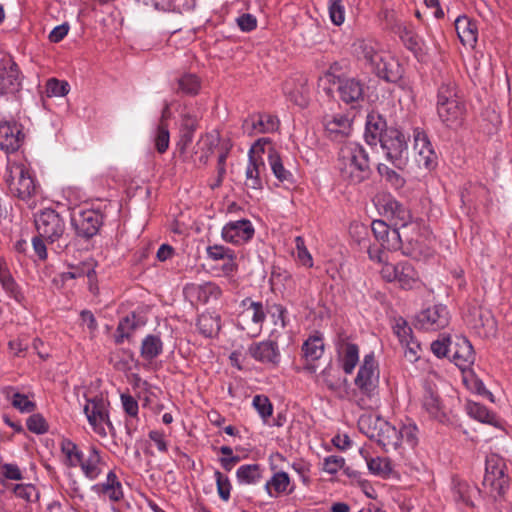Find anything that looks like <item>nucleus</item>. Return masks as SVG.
Returning <instances> with one entry per match:
<instances>
[{"label":"nucleus","mask_w":512,"mask_h":512,"mask_svg":"<svg viewBox=\"0 0 512 512\" xmlns=\"http://www.w3.org/2000/svg\"><path fill=\"white\" fill-rule=\"evenodd\" d=\"M354 56L378 77L394 82L398 79V64L380 44L372 39H357L352 44Z\"/></svg>","instance_id":"obj_1"},{"label":"nucleus","mask_w":512,"mask_h":512,"mask_svg":"<svg viewBox=\"0 0 512 512\" xmlns=\"http://www.w3.org/2000/svg\"><path fill=\"white\" fill-rule=\"evenodd\" d=\"M3 179L9 193L22 201L30 203L38 194L39 185L24 160L12 159L8 156Z\"/></svg>","instance_id":"obj_2"},{"label":"nucleus","mask_w":512,"mask_h":512,"mask_svg":"<svg viewBox=\"0 0 512 512\" xmlns=\"http://www.w3.org/2000/svg\"><path fill=\"white\" fill-rule=\"evenodd\" d=\"M338 169L343 180L359 184L371 173L369 156L364 147L356 142L344 144L338 155Z\"/></svg>","instance_id":"obj_3"},{"label":"nucleus","mask_w":512,"mask_h":512,"mask_svg":"<svg viewBox=\"0 0 512 512\" xmlns=\"http://www.w3.org/2000/svg\"><path fill=\"white\" fill-rule=\"evenodd\" d=\"M371 229L375 238L384 249L396 250L404 237L408 244L404 252L405 254L414 258L429 255V251L424 249L422 242L418 238L410 236L406 231L400 232L398 228L390 229L382 220H374L371 224Z\"/></svg>","instance_id":"obj_4"},{"label":"nucleus","mask_w":512,"mask_h":512,"mask_svg":"<svg viewBox=\"0 0 512 512\" xmlns=\"http://www.w3.org/2000/svg\"><path fill=\"white\" fill-rule=\"evenodd\" d=\"M358 427L363 434L385 451L395 450L399 446L398 429L380 416L362 415L358 420Z\"/></svg>","instance_id":"obj_5"},{"label":"nucleus","mask_w":512,"mask_h":512,"mask_svg":"<svg viewBox=\"0 0 512 512\" xmlns=\"http://www.w3.org/2000/svg\"><path fill=\"white\" fill-rule=\"evenodd\" d=\"M437 113L447 127H457L461 124L464 114V104L458 97L453 83L440 86L437 95Z\"/></svg>","instance_id":"obj_6"},{"label":"nucleus","mask_w":512,"mask_h":512,"mask_svg":"<svg viewBox=\"0 0 512 512\" xmlns=\"http://www.w3.org/2000/svg\"><path fill=\"white\" fill-rule=\"evenodd\" d=\"M381 149L387 161L398 169L408 163V136L397 127H387L380 137Z\"/></svg>","instance_id":"obj_7"},{"label":"nucleus","mask_w":512,"mask_h":512,"mask_svg":"<svg viewBox=\"0 0 512 512\" xmlns=\"http://www.w3.org/2000/svg\"><path fill=\"white\" fill-rule=\"evenodd\" d=\"M378 207L383 211L385 216L394 221L395 228H398L399 231L402 229L407 233L408 229H410L411 232L415 234L413 235L414 238H418L422 242L424 249L427 250L424 239L419 233L420 225L418 223L412 222L410 211L406 207H404L390 195L379 199Z\"/></svg>","instance_id":"obj_8"},{"label":"nucleus","mask_w":512,"mask_h":512,"mask_svg":"<svg viewBox=\"0 0 512 512\" xmlns=\"http://www.w3.org/2000/svg\"><path fill=\"white\" fill-rule=\"evenodd\" d=\"M508 482L503 461L494 455L487 458L482 483L484 492L494 499L501 498L508 488Z\"/></svg>","instance_id":"obj_9"},{"label":"nucleus","mask_w":512,"mask_h":512,"mask_svg":"<svg viewBox=\"0 0 512 512\" xmlns=\"http://www.w3.org/2000/svg\"><path fill=\"white\" fill-rule=\"evenodd\" d=\"M37 233L49 243L58 241L65 232L63 218L53 209H45L35 216Z\"/></svg>","instance_id":"obj_10"},{"label":"nucleus","mask_w":512,"mask_h":512,"mask_svg":"<svg viewBox=\"0 0 512 512\" xmlns=\"http://www.w3.org/2000/svg\"><path fill=\"white\" fill-rule=\"evenodd\" d=\"M321 123L326 137L333 141H342L352 131V120L341 111H325L321 117Z\"/></svg>","instance_id":"obj_11"},{"label":"nucleus","mask_w":512,"mask_h":512,"mask_svg":"<svg viewBox=\"0 0 512 512\" xmlns=\"http://www.w3.org/2000/svg\"><path fill=\"white\" fill-rule=\"evenodd\" d=\"M84 413L93 427L94 431L105 437L107 435L106 427L112 433L114 427L109 420L108 411L102 398H93L87 401L84 406Z\"/></svg>","instance_id":"obj_12"},{"label":"nucleus","mask_w":512,"mask_h":512,"mask_svg":"<svg viewBox=\"0 0 512 512\" xmlns=\"http://www.w3.org/2000/svg\"><path fill=\"white\" fill-rule=\"evenodd\" d=\"M268 143V139L262 138L257 140L248 152V163L245 170V185L254 190H260L263 187V182L260 177L261 170L264 169V162L261 157H256L255 154L259 151H264V145Z\"/></svg>","instance_id":"obj_13"},{"label":"nucleus","mask_w":512,"mask_h":512,"mask_svg":"<svg viewBox=\"0 0 512 512\" xmlns=\"http://www.w3.org/2000/svg\"><path fill=\"white\" fill-rule=\"evenodd\" d=\"M22 75L10 58L0 60V95H15L21 90Z\"/></svg>","instance_id":"obj_14"},{"label":"nucleus","mask_w":512,"mask_h":512,"mask_svg":"<svg viewBox=\"0 0 512 512\" xmlns=\"http://www.w3.org/2000/svg\"><path fill=\"white\" fill-rule=\"evenodd\" d=\"M255 233L253 224L248 219H239L226 223L221 231L222 239L234 245H242L250 241Z\"/></svg>","instance_id":"obj_15"},{"label":"nucleus","mask_w":512,"mask_h":512,"mask_svg":"<svg viewBox=\"0 0 512 512\" xmlns=\"http://www.w3.org/2000/svg\"><path fill=\"white\" fill-rule=\"evenodd\" d=\"M413 138L415 160L418 165L428 170L434 168L437 163V155L426 133L420 128H416L413 132Z\"/></svg>","instance_id":"obj_16"},{"label":"nucleus","mask_w":512,"mask_h":512,"mask_svg":"<svg viewBox=\"0 0 512 512\" xmlns=\"http://www.w3.org/2000/svg\"><path fill=\"white\" fill-rule=\"evenodd\" d=\"M25 140L23 127L17 122H0V149L7 155L19 150Z\"/></svg>","instance_id":"obj_17"},{"label":"nucleus","mask_w":512,"mask_h":512,"mask_svg":"<svg viewBox=\"0 0 512 512\" xmlns=\"http://www.w3.org/2000/svg\"><path fill=\"white\" fill-rule=\"evenodd\" d=\"M243 308V315L252 320H264L266 317L272 320H284L286 310L282 305L272 303L268 304L264 310L262 303L254 302L250 298H246L241 302Z\"/></svg>","instance_id":"obj_18"},{"label":"nucleus","mask_w":512,"mask_h":512,"mask_svg":"<svg viewBox=\"0 0 512 512\" xmlns=\"http://www.w3.org/2000/svg\"><path fill=\"white\" fill-rule=\"evenodd\" d=\"M355 385L366 395H371L376 390L378 385V372L372 354H368L364 357L363 363L355 378Z\"/></svg>","instance_id":"obj_19"},{"label":"nucleus","mask_w":512,"mask_h":512,"mask_svg":"<svg viewBox=\"0 0 512 512\" xmlns=\"http://www.w3.org/2000/svg\"><path fill=\"white\" fill-rule=\"evenodd\" d=\"M72 224L78 236L89 239L98 233L102 216L94 210H84L72 217Z\"/></svg>","instance_id":"obj_20"},{"label":"nucleus","mask_w":512,"mask_h":512,"mask_svg":"<svg viewBox=\"0 0 512 512\" xmlns=\"http://www.w3.org/2000/svg\"><path fill=\"white\" fill-rule=\"evenodd\" d=\"M279 120L277 117L267 113H257L247 117L242 125L245 133L256 135L261 133H271L278 129Z\"/></svg>","instance_id":"obj_21"},{"label":"nucleus","mask_w":512,"mask_h":512,"mask_svg":"<svg viewBox=\"0 0 512 512\" xmlns=\"http://www.w3.org/2000/svg\"><path fill=\"white\" fill-rule=\"evenodd\" d=\"M337 90L346 104H358L364 97V85L355 78L340 79Z\"/></svg>","instance_id":"obj_22"},{"label":"nucleus","mask_w":512,"mask_h":512,"mask_svg":"<svg viewBox=\"0 0 512 512\" xmlns=\"http://www.w3.org/2000/svg\"><path fill=\"white\" fill-rule=\"evenodd\" d=\"M450 358L456 366L464 371L475 359L471 343L465 338L458 339L455 345H452Z\"/></svg>","instance_id":"obj_23"},{"label":"nucleus","mask_w":512,"mask_h":512,"mask_svg":"<svg viewBox=\"0 0 512 512\" xmlns=\"http://www.w3.org/2000/svg\"><path fill=\"white\" fill-rule=\"evenodd\" d=\"M455 29L464 46L471 48L475 46L478 38V29L475 22L467 16H458L455 20Z\"/></svg>","instance_id":"obj_24"},{"label":"nucleus","mask_w":512,"mask_h":512,"mask_svg":"<svg viewBox=\"0 0 512 512\" xmlns=\"http://www.w3.org/2000/svg\"><path fill=\"white\" fill-rule=\"evenodd\" d=\"M395 33L398 34L402 43L407 49L417 54L422 51L423 41L421 37L415 32L412 25L400 23L396 26Z\"/></svg>","instance_id":"obj_25"},{"label":"nucleus","mask_w":512,"mask_h":512,"mask_svg":"<svg viewBox=\"0 0 512 512\" xmlns=\"http://www.w3.org/2000/svg\"><path fill=\"white\" fill-rule=\"evenodd\" d=\"M399 285L404 289H412L420 283L418 272L409 262L398 263L397 278Z\"/></svg>","instance_id":"obj_26"},{"label":"nucleus","mask_w":512,"mask_h":512,"mask_svg":"<svg viewBox=\"0 0 512 512\" xmlns=\"http://www.w3.org/2000/svg\"><path fill=\"white\" fill-rule=\"evenodd\" d=\"M250 354L259 361L277 363L278 362V350L277 345L274 342H262L258 345L251 346Z\"/></svg>","instance_id":"obj_27"},{"label":"nucleus","mask_w":512,"mask_h":512,"mask_svg":"<svg viewBox=\"0 0 512 512\" xmlns=\"http://www.w3.org/2000/svg\"><path fill=\"white\" fill-rule=\"evenodd\" d=\"M384 122L380 116L370 114L367 117L365 128V140L369 145H375L377 141L380 142V137L383 135Z\"/></svg>","instance_id":"obj_28"},{"label":"nucleus","mask_w":512,"mask_h":512,"mask_svg":"<svg viewBox=\"0 0 512 512\" xmlns=\"http://www.w3.org/2000/svg\"><path fill=\"white\" fill-rule=\"evenodd\" d=\"M164 118L165 115L163 114L162 119L151 133V139L159 153L166 152L170 142V134Z\"/></svg>","instance_id":"obj_29"},{"label":"nucleus","mask_w":512,"mask_h":512,"mask_svg":"<svg viewBox=\"0 0 512 512\" xmlns=\"http://www.w3.org/2000/svg\"><path fill=\"white\" fill-rule=\"evenodd\" d=\"M99 464L100 456L95 447H91L88 456L84 459L82 455L81 462H78L84 474L90 479H95L100 474Z\"/></svg>","instance_id":"obj_30"},{"label":"nucleus","mask_w":512,"mask_h":512,"mask_svg":"<svg viewBox=\"0 0 512 512\" xmlns=\"http://www.w3.org/2000/svg\"><path fill=\"white\" fill-rule=\"evenodd\" d=\"M162 352V341L159 336L148 335L141 345V356L145 360H152Z\"/></svg>","instance_id":"obj_31"},{"label":"nucleus","mask_w":512,"mask_h":512,"mask_svg":"<svg viewBox=\"0 0 512 512\" xmlns=\"http://www.w3.org/2000/svg\"><path fill=\"white\" fill-rule=\"evenodd\" d=\"M359 350L357 345L352 343H346L342 347V367L345 373H352L359 360Z\"/></svg>","instance_id":"obj_32"},{"label":"nucleus","mask_w":512,"mask_h":512,"mask_svg":"<svg viewBox=\"0 0 512 512\" xmlns=\"http://www.w3.org/2000/svg\"><path fill=\"white\" fill-rule=\"evenodd\" d=\"M0 283L10 297L16 301H21L23 299V294L19 285L8 271L0 269Z\"/></svg>","instance_id":"obj_33"},{"label":"nucleus","mask_w":512,"mask_h":512,"mask_svg":"<svg viewBox=\"0 0 512 512\" xmlns=\"http://www.w3.org/2000/svg\"><path fill=\"white\" fill-rule=\"evenodd\" d=\"M268 161L275 177L280 181H291L292 174L283 166L280 156L271 149L268 154Z\"/></svg>","instance_id":"obj_34"},{"label":"nucleus","mask_w":512,"mask_h":512,"mask_svg":"<svg viewBox=\"0 0 512 512\" xmlns=\"http://www.w3.org/2000/svg\"><path fill=\"white\" fill-rule=\"evenodd\" d=\"M466 410L472 418L482 423L494 424L495 417L485 406L469 401L466 405Z\"/></svg>","instance_id":"obj_35"},{"label":"nucleus","mask_w":512,"mask_h":512,"mask_svg":"<svg viewBox=\"0 0 512 512\" xmlns=\"http://www.w3.org/2000/svg\"><path fill=\"white\" fill-rule=\"evenodd\" d=\"M423 406L426 411L438 421H443L445 418V414L442 411L441 404L437 395L428 391L424 396Z\"/></svg>","instance_id":"obj_36"},{"label":"nucleus","mask_w":512,"mask_h":512,"mask_svg":"<svg viewBox=\"0 0 512 512\" xmlns=\"http://www.w3.org/2000/svg\"><path fill=\"white\" fill-rule=\"evenodd\" d=\"M476 492V488L470 486L466 482L457 481L453 487L454 498L458 502H462L467 506H473L471 500L472 493Z\"/></svg>","instance_id":"obj_37"},{"label":"nucleus","mask_w":512,"mask_h":512,"mask_svg":"<svg viewBox=\"0 0 512 512\" xmlns=\"http://www.w3.org/2000/svg\"><path fill=\"white\" fill-rule=\"evenodd\" d=\"M102 492L112 501H118L122 498L121 484L113 472L108 473L107 482L102 485Z\"/></svg>","instance_id":"obj_38"},{"label":"nucleus","mask_w":512,"mask_h":512,"mask_svg":"<svg viewBox=\"0 0 512 512\" xmlns=\"http://www.w3.org/2000/svg\"><path fill=\"white\" fill-rule=\"evenodd\" d=\"M304 356L309 360H317L322 356L323 344L319 337L313 336L306 340L302 347Z\"/></svg>","instance_id":"obj_39"},{"label":"nucleus","mask_w":512,"mask_h":512,"mask_svg":"<svg viewBox=\"0 0 512 512\" xmlns=\"http://www.w3.org/2000/svg\"><path fill=\"white\" fill-rule=\"evenodd\" d=\"M260 469L257 464L243 465L237 470V478L239 482L252 484L260 479Z\"/></svg>","instance_id":"obj_40"},{"label":"nucleus","mask_w":512,"mask_h":512,"mask_svg":"<svg viewBox=\"0 0 512 512\" xmlns=\"http://www.w3.org/2000/svg\"><path fill=\"white\" fill-rule=\"evenodd\" d=\"M431 351L438 358L450 357L452 351V343L450 336L442 334L431 343Z\"/></svg>","instance_id":"obj_41"},{"label":"nucleus","mask_w":512,"mask_h":512,"mask_svg":"<svg viewBox=\"0 0 512 512\" xmlns=\"http://www.w3.org/2000/svg\"><path fill=\"white\" fill-rule=\"evenodd\" d=\"M69 90L70 86L67 81L51 78L46 83L45 93L47 97H64Z\"/></svg>","instance_id":"obj_42"},{"label":"nucleus","mask_w":512,"mask_h":512,"mask_svg":"<svg viewBox=\"0 0 512 512\" xmlns=\"http://www.w3.org/2000/svg\"><path fill=\"white\" fill-rule=\"evenodd\" d=\"M289 483L290 479L287 473L277 472L273 475L271 480L266 483V489L270 495H272V489H274L278 494L284 493L287 491Z\"/></svg>","instance_id":"obj_43"},{"label":"nucleus","mask_w":512,"mask_h":512,"mask_svg":"<svg viewBox=\"0 0 512 512\" xmlns=\"http://www.w3.org/2000/svg\"><path fill=\"white\" fill-rule=\"evenodd\" d=\"M448 316L446 306L442 304L428 305L421 311L417 320H438Z\"/></svg>","instance_id":"obj_44"},{"label":"nucleus","mask_w":512,"mask_h":512,"mask_svg":"<svg viewBox=\"0 0 512 512\" xmlns=\"http://www.w3.org/2000/svg\"><path fill=\"white\" fill-rule=\"evenodd\" d=\"M328 12L331 22L341 26L345 21V7L341 0H329Z\"/></svg>","instance_id":"obj_45"},{"label":"nucleus","mask_w":512,"mask_h":512,"mask_svg":"<svg viewBox=\"0 0 512 512\" xmlns=\"http://www.w3.org/2000/svg\"><path fill=\"white\" fill-rule=\"evenodd\" d=\"M368 469L371 473L379 476H387L391 472L390 461L387 458L366 459Z\"/></svg>","instance_id":"obj_46"},{"label":"nucleus","mask_w":512,"mask_h":512,"mask_svg":"<svg viewBox=\"0 0 512 512\" xmlns=\"http://www.w3.org/2000/svg\"><path fill=\"white\" fill-rule=\"evenodd\" d=\"M378 173L382 178H384L388 183H390L395 188L403 187L405 181L404 179L394 170L389 168L385 164H379L377 167Z\"/></svg>","instance_id":"obj_47"},{"label":"nucleus","mask_w":512,"mask_h":512,"mask_svg":"<svg viewBox=\"0 0 512 512\" xmlns=\"http://www.w3.org/2000/svg\"><path fill=\"white\" fill-rule=\"evenodd\" d=\"M61 450L66 455L69 465L77 466L78 462H81L82 453L78 450L76 444L69 439L62 440Z\"/></svg>","instance_id":"obj_48"},{"label":"nucleus","mask_w":512,"mask_h":512,"mask_svg":"<svg viewBox=\"0 0 512 512\" xmlns=\"http://www.w3.org/2000/svg\"><path fill=\"white\" fill-rule=\"evenodd\" d=\"M253 406L258 411L261 418L266 422L267 418L272 415L273 406L269 398L264 395H256L253 398Z\"/></svg>","instance_id":"obj_49"},{"label":"nucleus","mask_w":512,"mask_h":512,"mask_svg":"<svg viewBox=\"0 0 512 512\" xmlns=\"http://www.w3.org/2000/svg\"><path fill=\"white\" fill-rule=\"evenodd\" d=\"M295 245L297 250V259L305 267L311 268L313 266V258L305 246V241L301 236L295 238Z\"/></svg>","instance_id":"obj_50"},{"label":"nucleus","mask_w":512,"mask_h":512,"mask_svg":"<svg viewBox=\"0 0 512 512\" xmlns=\"http://www.w3.org/2000/svg\"><path fill=\"white\" fill-rule=\"evenodd\" d=\"M179 87L187 94H196L200 89V81L197 76L186 74L179 79Z\"/></svg>","instance_id":"obj_51"},{"label":"nucleus","mask_w":512,"mask_h":512,"mask_svg":"<svg viewBox=\"0 0 512 512\" xmlns=\"http://www.w3.org/2000/svg\"><path fill=\"white\" fill-rule=\"evenodd\" d=\"M207 255L212 260H222L228 258L231 262L234 260V253L222 245H213L207 247Z\"/></svg>","instance_id":"obj_52"},{"label":"nucleus","mask_w":512,"mask_h":512,"mask_svg":"<svg viewBox=\"0 0 512 512\" xmlns=\"http://www.w3.org/2000/svg\"><path fill=\"white\" fill-rule=\"evenodd\" d=\"M27 428L36 434H44L48 431V425L41 414H33L27 419Z\"/></svg>","instance_id":"obj_53"},{"label":"nucleus","mask_w":512,"mask_h":512,"mask_svg":"<svg viewBox=\"0 0 512 512\" xmlns=\"http://www.w3.org/2000/svg\"><path fill=\"white\" fill-rule=\"evenodd\" d=\"M12 405L21 412L30 413L36 408V404L28 399L26 395L15 393Z\"/></svg>","instance_id":"obj_54"},{"label":"nucleus","mask_w":512,"mask_h":512,"mask_svg":"<svg viewBox=\"0 0 512 512\" xmlns=\"http://www.w3.org/2000/svg\"><path fill=\"white\" fill-rule=\"evenodd\" d=\"M14 493L16 496L25 499L29 502H32L34 500L38 499V491L36 490L35 486L27 484H17L14 487Z\"/></svg>","instance_id":"obj_55"},{"label":"nucleus","mask_w":512,"mask_h":512,"mask_svg":"<svg viewBox=\"0 0 512 512\" xmlns=\"http://www.w3.org/2000/svg\"><path fill=\"white\" fill-rule=\"evenodd\" d=\"M219 142V135L216 132L207 133L201 138L199 145L202 150H206L205 158H208V155L212 153L216 147H218Z\"/></svg>","instance_id":"obj_56"},{"label":"nucleus","mask_w":512,"mask_h":512,"mask_svg":"<svg viewBox=\"0 0 512 512\" xmlns=\"http://www.w3.org/2000/svg\"><path fill=\"white\" fill-rule=\"evenodd\" d=\"M196 330L204 337H214L220 331V325L218 322H195Z\"/></svg>","instance_id":"obj_57"},{"label":"nucleus","mask_w":512,"mask_h":512,"mask_svg":"<svg viewBox=\"0 0 512 512\" xmlns=\"http://www.w3.org/2000/svg\"><path fill=\"white\" fill-rule=\"evenodd\" d=\"M216 482H217V490L219 496L224 501H227L230 497V482L227 477H225L221 472H215Z\"/></svg>","instance_id":"obj_58"},{"label":"nucleus","mask_w":512,"mask_h":512,"mask_svg":"<svg viewBox=\"0 0 512 512\" xmlns=\"http://www.w3.org/2000/svg\"><path fill=\"white\" fill-rule=\"evenodd\" d=\"M199 293L200 296H203L205 300L208 301L210 298L218 299L221 296L222 291L217 284L208 282L199 287Z\"/></svg>","instance_id":"obj_59"},{"label":"nucleus","mask_w":512,"mask_h":512,"mask_svg":"<svg viewBox=\"0 0 512 512\" xmlns=\"http://www.w3.org/2000/svg\"><path fill=\"white\" fill-rule=\"evenodd\" d=\"M394 332L402 345L413 340L412 328L408 325V322H397L394 326Z\"/></svg>","instance_id":"obj_60"},{"label":"nucleus","mask_w":512,"mask_h":512,"mask_svg":"<svg viewBox=\"0 0 512 512\" xmlns=\"http://www.w3.org/2000/svg\"><path fill=\"white\" fill-rule=\"evenodd\" d=\"M237 25L243 32H250L257 26V19L252 14L246 13L236 19Z\"/></svg>","instance_id":"obj_61"},{"label":"nucleus","mask_w":512,"mask_h":512,"mask_svg":"<svg viewBox=\"0 0 512 512\" xmlns=\"http://www.w3.org/2000/svg\"><path fill=\"white\" fill-rule=\"evenodd\" d=\"M416 432V426L411 424L403 425L400 430H398L399 443L404 439L409 445L413 446L416 443Z\"/></svg>","instance_id":"obj_62"},{"label":"nucleus","mask_w":512,"mask_h":512,"mask_svg":"<svg viewBox=\"0 0 512 512\" xmlns=\"http://www.w3.org/2000/svg\"><path fill=\"white\" fill-rule=\"evenodd\" d=\"M136 327L135 322H120L115 334L116 343H122L125 338L129 337V331L135 330Z\"/></svg>","instance_id":"obj_63"},{"label":"nucleus","mask_w":512,"mask_h":512,"mask_svg":"<svg viewBox=\"0 0 512 512\" xmlns=\"http://www.w3.org/2000/svg\"><path fill=\"white\" fill-rule=\"evenodd\" d=\"M403 347L404 357L407 359V361H409L410 363H414L415 361H417L420 345L416 341L412 340L403 344Z\"/></svg>","instance_id":"obj_64"}]
</instances>
